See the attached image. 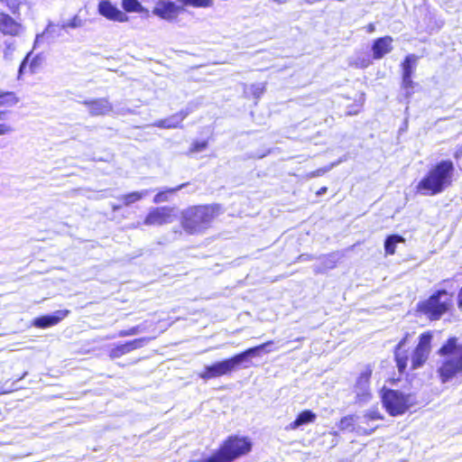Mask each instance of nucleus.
<instances>
[{
  "label": "nucleus",
  "instance_id": "nucleus-1",
  "mask_svg": "<svg viewBox=\"0 0 462 462\" xmlns=\"http://www.w3.org/2000/svg\"><path fill=\"white\" fill-rule=\"evenodd\" d=\"M413 336L414 332H406L393 349L394 361L401 375L408 376L410 371L423 367L432 350L433 332L427 330L419 336L418 342L409 356L404 346Z\"/></svg>",
  "mask_w": 462,
  "mask_h": 462
},
{
  "label": "nucleus",
  "instance_id": "nucleus-2",
  "mask_svg": "<svg viewBox=\"0 0 462 462\" xmlns=\"http://www.w3.org/2000/svg\"><path fill=\"white\" fill-rule=\"evenodd\" d=\"M223 213L224 208L218 203L189 206L180 212V226L187 235L203 234Z\"/></svg>",
  "mask_w": 462,
  "mask_h": 462
},
{
  "label": "nucleus",
  "instance_id": "nucleus-3",
  "mask_svg": "<svg viewBox=\"0 0 462 462\" xmlns=\"http://www.w3.org/2000/svg\"><path fill=\"white\" fill-rule=\"evenodd\" d=\"M443 357L436 368V374L441 383H447L462 374V344L457 337H449L438 349Z\"/></svg>",
  "mask_w": 462,
  "mask_h": 462
},
{
  "label": "nucleus",
  "instance_id": "nucleus-4",
  "mask_svg": "<svg viewBox=\"0 0 462 462\" xmlns=\"http://www.w3.org/2000/svg\"><path fill=\"white\" fill-rule=\"evenodd\" d=\"M454 164L450 160H442L431 166L415 187V192L424 196H435L451 186Z\"/></svg>",
  "mask_w": 462,
  "mask_h": 462
},
{
  "label": "nucleus",
  "instance_id": "nucleus-5",
  "mask_svg": "<svg viewBox=\"0 0 462 462\" xmlns=\"http://www.w3.org/2000/svg\"><path fill=\"white\" fill-rule=\"evenodd\" d=\"M252 448L253 443L249 437L233 434L227 436L212 455L189 462H234L249 454Z\"/></svg>",
  "mask_w": 462,
  "mask_h": 462
},
{
  "label": "nucleus",
  "instance_id": "nucleus-6",
  "mask_svg": "<svg viewBox=\"0 0 462 462\" xmlns=\"http://www.w3.org/2000/svg\"><path fill=\"white\" fill-rule=\"evenodd\" d=\"M271 344H273L272 340L266 341L258 346L249 347L227 359L207 365L199 374V377L204 381H208L216 377L230 374L242 362L245 361L250 356H257L259 351L263 350Z\"/></svg>",
  "mask_w": 462,
  "mask_h": 462
},
{
  "label": "nucleus",
  "instance_id": "nucleus-7",
  "mask_svg": "<svg viewBox=\"0 0 462 462\" xmlns=\"http://www.w3.org/2000/svg\"><path fill=\"white\" fill-rule=\"evenodd\" d=\"M380 398L383 407L392 417L405 414L418 403L414 393L387 387L381 389Z\"/></svg>",
  "mask_w": 462,
  "mask_h": 462
},
{
  "label": "nucleus",
  "instance_id": "nucleus-8",
  "mask_svg": "<svg viewBox=\"0 0 462 462\" xmlns=\"http://www.w3.org/2000/svg\"><path fill=\"white\" fill-rule=\"evenodd\" d=\"M447 295L448 293L444 289L435 291L426 300L416 304V313L424 316L430 321L439 320L443 315L450 310L453 305L451 298L441 300V297Z\"/></svg>",
  "mask_w": 462,
  "mask_h": 462
},
{
  "label": "nucleus",
  "instance_id": "nucleus-9",
  "mask_svg": "<svg viewBox=\"0 0 462 462\" xmlns=\"http://www.w3.org/2000/svg\"><path fill=\"white\" fill-rule=\"evenodd\" d=\"M372 375L373 366L368 364L364 366L356 376L352 387L353 393H355L356 403L364 404L372 399L373 394L370 387Z\"/></svg>",
  "mask_w": 462,
  "mask_h": 462
},
{
  "label": "nucleus",
  "instance_id": "nucleus-10",
  "mask_svg": "<svg viewBox=\"0 0 462 462\" xmlns=\"http://www.w3.org/2000/svg\"><path fill=\"white\" fill-rule=\"evenodd\" d=\"M384 420V416L378 408H373L364 412L363 416L357 418L356 433L362 436H368L374 432L380 426L374 421Z\"/></svg>",
  "mask_w": 462,
  "mask_h": 462
},
{
  "label": "nucleus",
  "instance_id": "nucleus-11",
  "mask_svg": "<svg viewBox=\"0 0 462 462\" xmlns=\"http://www.w3.org/2000/svg\"><path fill=\"white\" fill-rule=\"evenodd\" d=\"M46 65L45 56L42 53L34 54L32 51L28 52L18 69V79L23 74H36L41 72Z\"/></svg>",
  "mask_w": 462,
  "mask_h": 462
},
{
  "label": "nucleus",
  "instance_id": "nucleus-12",
  "mask_svg": "<svg viewBox=\"0 0 462 462\" xmlns=\"http://www.w3.org/2000/svg\"><path fill=\"white\" fill-rule=\"evenodd\" d=\"M173 208L171 207L152 208L144 217L143 225L147 226H162L171 222Z\"/></svg>",
  "mask_w": 462,
  "mask_h": 462
},
{
  "label": "nucleus",
  "instance_id": "nucleus-13",
  "mask_svg": "<svg viewBox=\"0 0 462 462\" xmlns=\"http://www.w3.org/2000/svg\"><path fill=\"white\" fill-rule=\"evenodd\" d=\"M150 340L149 337H138L116 345L109 350V357L111 359L119 358L136 349L142 348Z\"/></svg>",
  "mask_w": 462,
  "mask_h": 462
},
{
  "label": "nucleus",
  "instance_id": "nucleus-14",
  "mask_svg": "<svg viewBox=\"0 0 462 462\" xmlns=\"http://www.w3.org/2000/svg\"><path fill=\"white\" fill-rule=\"evenodd\" d=\"M23 30L22 23L10 14L0 12V32L5 36L17 37Z\"/></svg>",
  "mask_w": 462,
  "mask_h": 462
},
{
  "label": "nucleus",
  "instance_id": "nucleus-15",
  "mask_svg": "<svg viewBox=\"0 0 462 462\" xmlns=\"http://www.w3.org/2000/svg\"><path fill=\"white\" fill-rule=\"evenodd\" d=\"M70 310H56L53 314L51 315H43L35 318L32 324L35 328H47L59 324L61 320H63L69 314Z\"/></svg>",
  "mask_w": 462,
  "mask_h": 462
},
{
  "label": "nucleus",
  "instance_id": "nucleus-16",
  "mask_svg": "<svg viewBox=\"0 0 462 462\" xmlns=\"http://www.w3.org/2000/svg\"><path fill=\"white\" fill-rule=\"evenodd\" d=\"M82 103L92 116H105L113 110L112 104L106 97L84 100Z\"/></svg>",
  "mask_w": 462,
  "mask_h": 462
},
{
  "label": "nucleus",
  "instance_id": "nucleus-17",
  "mask_svg": "<svg viewBox=\"0 0 462 462\" xmlns=\"http://www.w3.org/2000/svg\"><path fill=\"white\" fill-rule=\"evenodd\" d=\"M98 13L111 21L125 22L127 20L125 14L109 0H101L98 3Z\"/></svg>",
  "mask_w": 462,
  "mask_h": 462
},
{
  "label": "nucleus",
  "instance_id": "nucleus-18",
  "mask_svg": "<svg viewBox=\"0 0 462 462\" xmlns=\"http://www.w3.org/2000/svg\"><path fill=\"white\" fill-rule=\"evenodd\" d=\"M393 39L392 36L386 35L379 37L373 42L372 52L374 60H380L393 50Z\"/></svg>",
  "mask_w": 462,
  "mask_h": 462
},
{
  "label": "nucleus",
  "instance_id": "nucleus-19",
  "mask_svg": "<svg viewBox=\"0 0 462 462\" xmlns=\"http://www.w3.org/2000/svg\"><path fill=\"white\" fill-rule=\"evenodd\" d=\"M191 111L184 109L177 112L171 118L162 119L154 123V125L159 128L171 129L178 128L180 126L181 122L189 115Z\"/></svg>",
  "mask_w": 462,
  "mask_h": 462
},
{
  "label": "nucleus",
  "instance_id": "nucleus-20",
  "mask_svg": "<svg viewBox=\"0 0 462 462\" xmlns=\"http://www.w3.org/2000/svg\"><path fill=\"white\" fill-rule=\"evenodd\" d=\"M178 7L170 1H161L153 8L152 13L160 18L171 20L177 14Z\"/></svg>",
  "mask_w": 462,
  "mask_h": 462
},
{
  "label": "nucleus",
  "instance_id": "nucleus-21",
  "mask_svg": "<svg viewBox=\"0 0 462 462\" xmlns=\"http://www.w3.org/2000/svg\"><path fill=\"white\" fill-rule=\"evenodd\" d=\"M317 415L311 410H304L300 411L296 419L285 427L286 430H294L299 427L313 423L316 420Z\"/></svg>",
  "mask_w": 462,
  "mask_h": 462
},
{
  "label": "nucleus",
  "instance_id": "nucleus-22",
  "mask_svg": "<svg viewBox=\"0 0 462 462\" xmlns=\"http://www.w3.org/2000/svg\"><path fill=\"white\" fill-rule=\"evenodd\" d=\"M345 98L346 100H352V102L347 104L346 106V112H345L346 116H356V115H358L362 111L364 102H365V96L363 93L358 95L357 97L351 98L350 97L346 96Z\"/></svg>",
  "mask_w": 462,
  "mask_h": 462
},
{
  "label": "nucleus",
  "instance_id": "nucleus-23",
  "mask_svg": "<svg viewBox=\"0 0 462 462\" xmlns=\"http://www.w3.org/2000/svg\"><path fill=\"white\" fill-rule=\"evenodd\" d=\"M405 241V238L401 235L393 234L387 236L384 240L385 255H393L396 253L397 245L403 244Z\"/></svg>",
  "mask_w": 462,
  "mask_h": 462
},
{
  "label": "nucleus",
  "instance_id": "nucleus-24",
  "mask_svg": "<svg viewBox=\"0 0 462 462\" xmlns=\"http://www.w3.org/2000/svg\"><path fill=\"white\" fill-rule=\"evenodd\" d=\"M265 83H254L244 87V94L246 98L258 100L265 92Z\"/></svg>",
  "mask_w": 462,
  "mask_h": 462
},
{
  "label": "nucleus",
  "instance_id": "nucleus-25",
  "mask_svg": "<svg viewBox=\"0 0 462 462\" xmlns=\"http://www.w3.org/2000/svg\"><path fill=\"white\" fill-rule=\"evenodd\" d=\"M20 101L19 97L14 91H0V108H10Z\"/></svg>",
  "mask_w": 462,
  "mask_h": 462
},
{
  "label": "nucleus",
  "instance_id": "nucleus-26",
  "mask_svg": "<svg viewBox=\"0 0 462 462\" xmlns=\"http://www.w3.org/2000/svg\"><path fill=\"white\" fill-rule=\"evenodd\" d=\"M418 59V56L414 54H409L404 58L401 64L402 76H412Z\"/></svg>",
  "mask_w": 462,
  "mask_h": 462
},
{
  "label": "nucleus",
  "instance_id": "nucleus-27",
  "mask_svg": "<svg viewBox=\"0 0 462 462\" xmlns=\"http://www.w3.org/2000/svg\"><path fill=\"white\" fill-rule=\"evenodd\" d=\"M356 424L357 417L353 414H349L340 419L338 428L340 430H349L356 432Z\"/></svg>",
  "mask_w": 462,
  "mask_h": 462
},
{
  "label": "nucleus",
  "instance_id": "nucleus-28",
  "mask_svg": "<svg viewBox=\"0 0 462 462\" xmlns=\"http://www.w3.org/2000/svg\"><path fill=\"white\" fill-rule=\"evenodd\" d=\"M147 194H148L147 190L133 191V192H129V193L123 195L120 199L124 206H130V205L141 200Z\"/></svg>",
  "mask_w": 462,
  "mask_h": 462
},
{
  "label": "nucleus",
  "instance_id": "nucleus-29",
  "mask_svg": "<svg viewBox=\"0 0 462 462\" xmlns=\"http://www.w3.org/2000/svg\"><path fill=\"white\" fill-rule=\"evenodd\" d=\"M14 131L13 125L6 111H0V136Z\"/></svg>",
  "mask_w": 462,
  "mask_h": 462
},
{
  "label": "nucleus",
  "instance_id": "nucleus-30",
  "mask_svg": "<svg viewBox=\"0 0 462 462\" xmlns=\"http://www.w3.org/2000/svg\"><path fill=\"white\" fill-rule=\"evenodd\" d=\"M185 186H186V184H181V185H179L176 188L167 189H164V190H160L159 192H157L155 194V196L153 197V200L152 201L155 204H158V203H161V202H165V201H167L169 199V194H172L175 191L180 190V189H182Z\"/></svg>",
  "mask_w": 462,
  "mask_h": 462
},
{
  "label": "nucleus",
  "instance_id": "nucleus-31",
  "mask_svg": "<svg viewBox=\"0 0 462 462\" xmlns=\"http://www.w3.org/2000/svg\"><path fill=\"white\" fill-rule=\"evenodd\" d=\"M0 2L13 14H19L22 5V0H0Z\"/></svg>",
  "mask_w": 462,
  "mask_h": 462
},
{
  "label": "nucleus",
  "instance_id": "nucleus-32",
  "mask_svg": "<svg viewBox=\"0 0 462 462\" xmlns=\"http://www.w3.org/2000/svg\"><path fill=\"white\" fill-rule=\"evenodd\" d=\"M122 6L125 12H139L141 5L138 0H122Z\"/></svg>",
  "mask_w": 462,
  "mask_h": 462
},
{
  "label": "nucleus",
  "instance_id": "nucleus-33",
  "mask_svg": "<svg viewBox=\"0 0 462 462\" xmlns=\"http://www.w3.org/2000/svg\"><path fill=\"white\" fill-rule=\"evenodd\" d=\"M141 331H142L141 326L137 325V326L129 328L127 329H121V330H119L117 332L116 336L118 337H131V336L137 335Z\"/></svg>",
  "mask_w": 462,
  "mask_h": 462
},
{
  "label": "nucleus",
  "instance_id": "nucleus-34",
  "mask_svg": "<svg viewBox=\"0 0 462 462\" xmlns=\"http://www.w3.org/2000/svg\"><path fill=\"white\" fill-rule=\"evenodd\" d=\"M186 5L193 7H210L213 5V0H183Z\"/></svg>",
  "mask_w": 462,
  "mask_h": 462
},
{
  "label": "nucleus",
  "instance_id": "nucleus-35",
  "mask_svg": "<svg viewBox=\"0 0 462 462\" xmlns=\"http://www.w3.org/2000/svg\"><path fill=\"white\" fill-rule=\"evenodd\" d=\"M208 143L207 140L194 141L189 147V152L195 153V152H201V151L205 150L208 147Z\"/></svg>",
  "mask_w": 462,
  "mask_h": 462
},
{
  "label": "nucleus",
  "instance_id": "nucleus-36",
  "mask_svg": "<svg viewBox=\"0 0 462 462\" xmlns=\"http://www.w3.org/2000/svg\"><path fill=\"white\" fill-rule=\"evenodd\" d=\"M411 78L412 76H402V88L403 89H412L415 87Z\"/></svg>",
  "mask_w": 462,
  "mask_h": 462
},
{
  "label": "nucleus",
  "instance_id": "nucleus-37",
  "mask_svg": "<svg viewBox=\"0 0 462 462\" xmlns=\"http://www.w3.org/2000/svg\"><path fill=\"white\" fill-rule=\"evenodd\" d=\"M327 171H328L327 168H319V169H316V170L307 173L306 177L309 179L319 177V176L324 175L327 172Z\"/></svg>",
  "mask_w": 462,
  "mask_h": 462
},
{
  "label": "nucleus",
  "instance_id": "nucleus-38",
  "mask_svg": "<svg viewBox=\"0 0 462 462\" xmlns=\"http://www.w3.org/2000/svg\"><path fill=\"white\" fill-rule=\"evenodd\" d=\"M354 66L359 69L367 68L371 64L370 60H356L354 61Z\"/></svg>",
  "mask_w": 462,
  "mask_h": 462
},
{
  "label": "nucleus",
  "instance_id": "nucleus-39",
  "mask_svg": "<svg viewBox=\"0 0 462 462\" xmlns=\"http://www.w3.org/2000/svg\"><path fill=\"white\" fill-rule=\"evenodd\" d=\"M457 307L462 310V287L460 288L457 294Z\"/></svg>",
  "mask_w": 462,
  "mask_h": 462
},
{
  "label": "nucleus",
  "instance_id": "nucleus-40",
  "mask_svg": "<svg viewBox=\"0 0 462 462\" xmlns=\"http://www.w3.org/2000/svg\"><path fill=\"white\" fill-rule=\"evenodd\" d=\"M327 191H328V187L323 186V187L319 188V189L316 191V195H317V196H321V195L325 194Z\"/></svg>",
  "mask_w": 462,
  "mask_h": 462
},
{
  "label": "nucleus",
  "instance_id": "nucleus-41",
  "mask_svg": "<svg viewBox=\"0 0 462 462\" xmlns=\"http://www.w3.org/2000/svg\"><path fill=\"white\" fill-rule=\"evenodd\" d=\"M461 155H462V148H460V149L457 150V151L455 152V153H454V157H455L456 159H459Z\"/></svg>",
  "mask_w": 462,
  "mask_h": 462
},
{
  "label": "nucleus",
  "instance_id": "nucleus-42",
  "mask_svg": "<svg viewBox=\"0 0 462 462\" xmlns=\"http://www.w3.org/2000/svg\"><path fill=\"white\" fill-rule=\"evenodd\" d=\"M374 31V25L373 23H369L366 26V32H373Z\"/></svg>",
  "mask_w": 462,
  "mask_h": 462
},
{
  "label": "nucleus",
  "instance_id": "nucleus-43",
  "mask_svg": "<svg viewBox=\"0 0 462 462\" xmlns=\"http://www.w3.org/2000/svg\"><path fill=\"white\" fill-rule=\"evenodd\" d=\"M273 1L277 4H284L287 0H273Z\"/></svg>",
  "mask_w": 462,
  "mask_h": 462
},
{
  "label": "nucleus",
  "instance_id": "nucleus-44",
  "mask_svg": "<svg viewBox=\"0 0 462 462\" xmlns=\"http://www.w3.org/2000/svg\"><path fill=\"white\" fill-rule=\"evenodd\" d=\"M6 393V392H4V393H0V394H2V393Z\"/></svg>",
  "mask_w": 462,
  "mask_h": 462
}]
</instances>
